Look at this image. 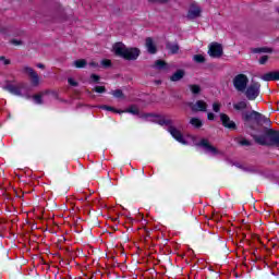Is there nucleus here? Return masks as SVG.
<instances>
[{"label":"nucleus","mask_w":279,"mask_h":279,"mask_svg":"<svg viewBox=\"0 0 279 279\" xmlns=\"http://www.w3.org/2000/svg\"><path fill=\"white\" fill-rule=\"evenodd\" d=\"M240 145L245 146V147H250V146H252V142H250L247 140H241Z\"/></svg>","instance_id":"obj_35"},{"label":"nucleus","mask_w":279,"mask_h":279,"mask_svg":"<svg viewBox=\"0 0 279 279\" xmlns=\"http://www.w3.org/2000/svg\"><path fill=\"white\" fill-rule=\"evenodd\" d=\"M111 95H113V97H116V99H125V94H123V90H121V89L112 90Z\"/></svg>","instance_id":"obj_24"},{"label":"nucleus","mask_w":279,"mask_h":279,"mask_svg":"<svg viewBox=\"0 0 279 279\" xmlns=\"http://www.w3.org/2000/svg\"><path fill=\"white\" fill-rule=\"evenodd\" d=\"M197 145L198 147H204L205 151H207V154H211V156L219 155V149L210 145V142L206 138L201 140V142Z\"/></svg>","instance_id":"obj_8"},{"label":"nucleus","mask_w":279,"mask_h":279,"mask_svg":"<svg viewBox=\"0 0 279 279\" xmlns=\"http://www.w3.org/2000/svg\"><path fill=\"white\" fill-rule=\"evenodd\" d=\"M259 117H260V112L255 110L242 112V120L244 121V125L246 128H250V130H256V128H254V124H252V122L254 121L256 124H258Z\"/></svg>","instance_id":"obj_3"},{"label":"nucleus","mask_w":279,"mask_h":279,"mask_svg":"<svg viewBox=\"0 0 279 279\" xmlns=\"http://www.w3.org/2000/svg\"><path fill=\"white\" fill-rule=\"evenodd\" d=\"M153 66L154 69H158L159 71L168 69L167 63L163 60H156Z\"/></svg>","instance_id":"obj_20"},{"label":"nucleus","mask_w":279,"mask_h":279,"mask_svg":"<svg viewBox=\"0 0 279 279\" xmlns=\"http://www.w3.org/2000/svg\"><path fill=\"white\" fill-rule=\"evenodd\" d=\"M157 123L159 125H168V128H171V125H173V120L161 118L157 121Z\"/></svg>","instance_id":"obj_23"},{"label":"nucleus","mask_w":279,"mask_h":279,"mask_svg":"<svg viewBox=\"0 0 279 279\" xmlns=\"http://www.w3.org/2000/svg\"><path fill=\"white\" fill-rule=\"evenodd\" d=\"M94 90L95 93H106V86H96Z\"/></svg>","instance_id":"obj_34"},{"label":"nucleus","mask_w":279,"mask_h":279,"mask_svg":"<svg viewBox=\"0 0 279 279\" xmlns=\"http://www.w3.org/2000/svg\"><path fill=\"white\" fill-rule=\"evenodd\" d=\"M220 121L227 130H236V123L230 119L229 114L220 113Z\"/></svg>","instance_id":"obj_10"},{"label":"nucleus","mask_w":279,"mask_h":279,"mask_svg":"<svg viewBox=\"0 0 279 279\" xmlns=\"http://www.w3.org/2000/svg\"><path fill=\"white\" fill-rule=\"evenodd\" d=\"M251 136L257 145L263 147H279V131L274 129L264 128L262 134H251Z\"/></svg>","instance_id":"obj_1"},{"label":"nucleus","mask_w":279,"mask_h":279,"mask_svg":"<svg viewBox=\"0 0 279 279\" xmlns=\"http://www.w3.org/2000/svg\"><path fill=\"white\" fill-rule=\"evenodd\" d=\"M239 169H242V171H246L248 173H256V168L254 167H243V166H238Z\"/></svg>","instance_id":"obj_30"},{"label":"nucleus","mask_w":279,"mask_h":279,"mask_svg":"<svg viewBox=\"0 0 279 279\" xmlns=\"http://www.w3.org/2000/svg\"><path fill=\"white\" fill-rule=\"evenodd\" d=\"M190 125L195 128V130H199L204 125V122L199 118H192L190 120Z\"/></svg>","instance_id":"obj_17"},{"label":"nucleus","mask_w":279,"mask_h":279,"mask_svg":"<svg viewBox=\"0 0 279 279\" xmlns=\"http://www.w3.org/2000/svg\"><path fill=\"white\" fill-rule=\"evenodd\" d=\"M73 64L76 69H84L86 68V64H88V62L86 61V59H78L75 60Z\"/></svg>","instance_id":"obj_21"},{"label":"nucleus","mask_w":279,"mask_h":279,"mask_svg":"<svg viewBox=\"0 0 279 279\" xmlns=\"http://www.w3.org/2000/svg\"><path fill=\"white\" fill-rule=\"evenodd\" d=\"M166 49H168L170 53L175 54L178 51H180V46L178 44L167 43Z\"/></svg>","instance_id":"obj_16"},{"label":"nucleus","mask_w":279,"mask_h":279,"mask_svg":"<svg viewBox=\"0 0 279 279\" xmlns=\"http://www.w3.org/2000/svg\"><path fill=\"white\" fill-rule=\"evenodd\" d=\"M113 51L119 58L124 60H137L141 56V50L138 48H126L123 43H116L113 46Z\"/></svg>","instance_id":"obj_2"},{"label":"nucleus","mask_w":279,"mask_h":279,"mask_svg":"<svg viewBox=\"0 0 279 279\" xmlns=\"http://www.w3.org/2000/svg\"><path fill=\"white\" fill-rule=\"evenodd\" d=\"M207 119L209 121H215V113H213V112L207 113Z\"/></svg>","instance_id":"obj_42"},{"label":"nucleus","mask_w":279,"mask_h":279,"mask_svg":"<svg viewBox=\"0 0 279 279\" xmlns=\"http://www.w3.org/2000/svg\"><path fill=\"white\" fill-rule=\"evenodd\" d=\"M194 62H196L197 64H204V62H206V58L204 57V54H195L193 57Z\"/></svg>","instance_id":"obj_26"},{"label":"nucleus","mask_w":279,"mask_h":279,"mask_svg":"<svg viewBox=\"0 0 279 279\" xmlns=\"http://www.w3.org/2000/svg\"><path fill=\"white\" fill-rule=\"evenodd\" d=\"M145 47H146L148 53L154 54V53H157V51H158V48L154 44V39L151 37L146 38Z\"/></svg>","instance_id":"obj_14"},{"label":"nucleus","mask_w":279,"mask_h":279,"mask_svg":"<svg viewBox=\"0 0 279 279\" xmlns=\"http://www.w3.org/2000/svg\"><path fill=\"white\" fill-rule=\"evenodd\" d=\"M267 60H269V57L268 56H263L259 59V64H267Z\"/></svg>","instance_id":"obj_37"},{"label":"nucleus","mask_w":279,"mask_h":279,"mask_svg":"<svg viewBox=\"0 0 279 279\" xmlns=\"http://www.w3.org/2000/svg\"><path fill=\"white\" fill-rule=\"evenodd\" d=\"M201 15L202 9L199 7L192 5L187 12V19H190V21L199 19Z\"/></svg>","instance_id":"obj_13"},{"label":"nucleus","mask_w":279,"mask_h":279,"mask_svg":"<svg viewBox=\"0 0 279 279\" xmlns=\"http://www.w3.org/2000/svg\"><path fill=\"white\" fill-rule=\"evenodd\" d=\"M68 83L70 84V86H80V84L73 78H69Z\"/></svg>","instance_id":"obj_39"},{"label":"nucleus","mask_w":279,"mask_h":279,"mask_svg":"<svg viewBox=\"0 0 279 279\" xmlns=\"http://www.w3.org/2000/svg\"><path fill=\"white\" fill-rule=\"evenodd\" d=\"M100 64L104 69H110V66H112V61L109 59H104Z\"/></svg>","instance_id":"obj_29"},{"label":"nucleus","mask_w":279,"mask_h":279,"mask_svg":"<svg viewBox=\"0 0 279 279\" xmlns=\"http://www.w3.org/2000/svg\"><path fill=\"white\" fill-rule=\"evenodd\" d=\"M22 88H23V84H20L19 86H15L12 84H8L3 86L4 90H8L9 93H11V95H16L17 97L23 96V93L21 92Z\"/></svg>","instance_id":"obj_12"},{"label":"nucleus","mask_w":279,"mask_h":279,"mask_svg":"<svg viewBox=\"0 0 279 279\" xmlns=\"http://www.w3.org/2000/svg\"><path fill=\"white\" fill-rule=\"evenodd\" d=\"M208 56H210V58H221V56H223V46L219 43H211L209 45Z\"/></svg>","instance_id":"obj_6"},{"label":"nucleus","mask_w":279,"mask_h":279,"mask_svg":"<svg viewBox=\"0 0 279 279\" xmlns=\"http://www.w3.org/2000/svg\"><path fill=\"white\" fill-rule=\"evenodd\" d=\"M151 3H168L169 0H149Z\"/></svg>","instance_id":"obj_41"},{"label":"nucleus","mask_w":279,"mask_h":279,"mask_svg":"<svg viewBox=\"0 0 279 279\" xmlns=\"http://www.w3.org/2000/svg\"><path fill=\"white\" fill-rule=\"evenodd\" d=\"M260 123H269V119L263 116V113H260L259 120H257V125H260Z\"/></svg>","instance_id":"obj_31"},{"label":"nucleus","mask_w":279,"mask_h":279,"mask_svg":"<svg viewBox=\"0 0 279 279\" xmlns=\"http://www.w3.org/2000/svg\"><path fill=\"white\" fill-rule=\"evenodd\" d=\"M0 62H3V64L8 65V64H10V59H5L4 56H1L0 57Z\"/></svg>","instance_id":"obj_40"},{"label":"nucleus","mask_w":279,"mask_h":279,"mask_svg":"<svg viewBox=\"0 0 279 279\" xmlns=\"http://www.w3.org/2000/svg\"><path fill=\"white\" fill-rule=\"evenodd\" d=\"M276 12H278V14H279V7L276 9Z\"/></svg>","instance_id":"obj_46"},{"label":"nucleus","mask_w":279,"mask_h":279,"mask_svg":"<svg viewBox=\"0 0 279 279\" xmlns=\"http://www.w3.org/2000/svg\"><path fill=\"white\" fill-rule=\"evenodd\" d=\"M90 80H93V82H99V80H101V77L99 76V75H97V74H92L90 75Z\"/></svg>","instance_id":"obj_38"},{"label":"nucleus","mask_w":279,"mask_h":279,"mask_svg":"<svg viewBox=\"0 0 279 279\" xmlns=\"http://www.w3.org/2000/svg\"><path fill=\"white\" fill-rule=\"evenodd\" d=\"M24 72L29 75L33 86H38V84H40V77L38 76V73H36V71L34 70V68L24 66Z\"/></svg>","instance_id":"obj_11"},{"label":"nucleus","mask_w":279,"mask_h":279,"mask_svg":"<svg viewBox=\"0 0 279 279\" xmlns=\"http://www.w3.org/2000/svg\"><path fill=\"white\" fill-rule=\"evenodd\" d=\"M213 110H214V112H220L221 111V104L214 102L213 104Z\"/></svg>","instance_id":"obj_32"},{"label":"nucleus","mask_w":279,"mask_h":279,"mask_svg":"<svg viewBox=\"0 0 279 279\" xmlns=\"http://www.w3.org/2000/svg\"><path fill=\"white\" fill-rule=\"evenodd\" d=\"M264 82H276V71L268 72L260 77Z\"/></svg>","instance_id":"obj_18"},{"label":"nucleus","mask_w":279,"mask_h":279,"mask_svg":"<svg viewBox=\"0 0 279 279\" xmlns=\"http://www.w3.org/2000/svg\"><path fill=\"white\" fill-rule=\"evenodd\" d=\"M37 68H38V69H45V64L38 63V64H37Z\"/></svg>","instance_id":"obj_45"},{"label":"nucleus","mask_w":279,"mask_h":279,"mask_svg":"<svg viewBox=\"0 0 279 279\" xmlns=\"http://www.w3.org/2000/svg\"><path fill=\"white\" fill-rule=\"evenodd\" d=\"M192 112H206L208 110V104L204 100H197L196 102H187Z\"/></svg>","instance_id":"obj_7"},{"label":"nucleus","mask_w":279,"mask_h":279,"mask_svg":"<svg viewBox=\"0 0 279 279\" xmlns=\"http://www.w3.org/2000/svg\"><path fill=\"white\" fill-rule=\"evenodd\" d=\"M248 83L250 78H247V75L245 74H238L233 78V86L238 93H245Z\"/></svg>","instance_id":"obj_5"},{"label":"nucleus","mask_w":279,"mask_h":279,"mask_svg":"<svg viewBox=\"0 0 279 279\" xmlns=\"http://www.w3.org/2000/svg\"><path fill=\"white\" fill-rule=\"evenodd\" d=\"M244 95L248 101H254L260 95V83L252 82L246 86Z\"/></svg>","instance_id":"obj_4"},{"label":"nucleus","mask_w":279,"mask_h":279,"mask_svg":"<svg viewBox=\"0 0 279 279\" xmlns=\"http://www.w3.org/2000/svg\"><path fill=\"white\" fill-rule=\"evenodd\" d=\"M10 43H11V45H14L15 47L23 45V40H19V39H11Z\"/></svg>","instance_id":"obj_33"},{"label":"nucleus","mask_w":279,"mask_h":279,"mask_svg":"<svg viewBox=\"0 0 279 279\" xmlns=\"http://www.w3.org/2000/svg\"><path fill=\"white\" fill-rule=\"evenodd\" d=\"M89 66L97 68V66H99V63H97V62H90V63H89Z\"/></svg>","instance_id":"obj_43"},{"label":"nucleus","mask_w":279,"mask_h":279,"mask_svg":"<svg viewBox=\"0 0 279 279\" xmlns=\"http://www.w3.org/2000/svg\"><path fill=\"white\" fill-rule=\"evenodd\" d=\"M274 50L271 48H255L254 53H271Z\"/></svg>","instance_id":"obj_27"},{"label":"nucleus","mask_w":279,"mask_h":279,"mask_svg":"<svg viewBox=\"0 0 279 279\" xmlns=\"http://www.w3.org/2000/svg\"><path fill=\"white\" fill-rule=\"evenodd\" d=\"M35 104H43V96L40 95H35L33 96Z\"/></svg>","instance_id":"obj_36"},{"label":"nucleus","mask_w":279,"mask_h":279,"mask_svg":"<svg viewBox=\"0 0 279 279\" xmlns=\"http://www.w3.org/2000/svg\"><path fill=\"white\" fill-rule=\"evenodd\" d=\"M125 112H130V114H140V110L138 107H136L135 105L130 106Z\"/></svg>","instance_id":"obj_28"},{"label":"nucleus","mask_w":279,"mask_h":279,"mask_svg":"<svg viewBox=\"0 0 279 279\" xmlns=\"http://www.w3.org/2000/svg\"><path fill=\"white\" fill-rule=\"evenodd\" d=\"M186 72L184 70H177L171 76L170 82H180V80L184 78Z\"/></svg>","instance_id":"obj_15"},{"label":"nucleus","mask_w":279,"mask_h":279,"mask_svg":"<svg viewBox=\"0 0 279 279\" xmlns=\"http://www.w3.org/2000/svg\"><path fill=\"white\" fill-rule=\"evenodd\" d=\"M189 88H190L192 95H199V93H202V87L197 84L189 85Z\"/></svg>","instance_id":"obj_22"},{"label":"nucleus","mask_w":279,"mask_h":279,"mask_svg":"<svg viewBox=\"0 0 279 279\" xmlns=\"http://www.w3.org/2000/svg\"><path fill=\"white\" fill-rule=\"evenodd\" d=\"M102 110H107L108 112H116L117 114H123L124 111H121V110H117L114 109V107H110V106H107V105H104L101 107Z\"/></svg>","instance_id":"obj_25"},{"label":"nucleus","mask_w":279,"mask_h":279,"mask_svg":"<svg viewBox=\"0 0 279 279\" xmlns=\"http://www.w3.org/2000/svg\"><path fill=\"white\" fill-rule=\"evenodd\" d=\"M168 132L173 138H175V141H178V143L186 145V140H184V135H182V132L178 130V128H175L174 125H170L168 128Z\"/></svg>","instance_id":"obj_9"},{"label":"nucleus","mask_w":279,"mask_h":279,"mask_svg":"<svg viewBox=\"0 0 279 279\" xmlns=\"http://www.w3.org/2000/svg\"><path fill=\"white\" fill-rule=\"evenodd\" d=\"M233 108H234V110H238L239 112H241V110H247V101L242 100L236 104H233Z\"/></svg>","instance_id":"obj_19"},{"label":"nucleus","mask_w":279,"mask_h":279,"mask_svg":"<svg viewBox=\"0 0 279 279\" xmlns=\"http://www.w3.org/2000/svg\"><path fill=\"white\" fill-rule=\"evenodd\" d=\"M275 77H276V82L279 81V71H275Z\"/></svg>","instance_id":"obj_44"}]
</instances>
